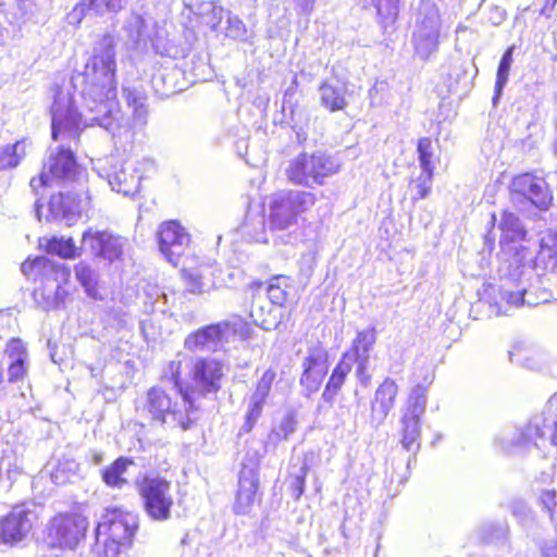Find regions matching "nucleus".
I'll return each instance as SVG.
<instances>
[{
	"label": "nucleus",
	"mask_w": 557,
	"mask_h": 557,
	"mask_svg": "<svg viewBox=\"0 0 557 557\" xmlns=\"http://www.w3.org/2000/svg\"><path fill=\"white\" fill-rule=\"evenodd\" d=\"M115 41L104 34L96 41L85 71L72 76L71 86L82 99L85 124L91 123L107 129L113 136L120 131L121 110L116 99Z\"/></svg>",
	"instance_id": "nucleus-1"
},
{
	"label": "nucleus",
	"mask_w": 557,
	"mask_h": 557,
	"mask_svg": "<svg viewBox=\"0 0 557 557\" xmlns=\"http://www.w3.org/2000/svg\"><path fill=\"white\" fill-rule=\"evenodd\" d=\"M532 258L525 249L502 257L499 275V295L506 304L520 306H537L549 300L550 293L543 287V278L537 270L554 271L557 269V230L542 233L540 249L531 265Z\"/></svg>",
	"instance_id": "nucleus-2"
},
{
	"label": "nucleus",
	"mask_w": 557,
	"mask_h": 557,
	"mask_svg": "<svg viewBox=\"0 0 557 557\" xmlns=\"http://www.w3.org/2000/svg\"><path fill=\"white\" fill-rule=\"evenodd\" d=\"M75 95L64 91L60 87L54 90V101L51 107V136L54 141L61 144L48 149L47 158L39 178L30 180V187L36 190L48 184L49 177L58 181H74L78 173V164L71 147L76 141L84 127L95 124H85V112H79L76 107Z\"/></svg>",
	"instance_id": "nucleus-3"
},
{
	"label": "nucleus",
	"mask_w": 557,
	"mask_h": 557,
	"mask_svg": "<svg viewBox=\"0 0 557 557\" xmlns=\"http://www.w3.org/2000/svg\"><path fill=\"white\" fill-rule=\"evenodd\" d=\"M173 398L160 386L150 387L137 406L138 413L150 423L188 430L198 419V407L190 394Z\"/></svg>",
	"instance_id": "nucleus-4"
},
{
	"label": "nucleus",
	"mask_w": 557,
	"mask_h": 557,
	"mask_svg": "<svg viewBox=\"0 0 557 557\" xmlns=\"http://www.w3.org/2000/svg\"><path fill=\"white\" fill-rule=\"evenodd\" d=\"M315 195L304 190H287L275 194L269 203L268 224L271 231H287V240L296 239L293 235L298 227L302 213L315 203Z\"/></svg>",
	"instance_id": "nucleus-5"
},
{
	"label": "nucleus",
	"mask_w": 557,
	"mask_h": 557,
	"mask_svg": "<svg viewBox=\"0 0 557 557\" xmlns=\"http://www.w3.org/2000/svg\"><path fill=\"white\" fill-rule=\"evenodd\" d=\"M441 28L442 18L436 3L421 0L416 9L411 38L414 52L421 60H429L437 51Z\"/></svg>",
	"instance_id": "nucleus-6"
},
{
	"label": "nucleus",
	"mask_w": 557,
	"mask_h": 557,
	"mask_svg": "<svg viewBox=\"0 0 557 557\" xmlns=\"http://www.w3.org/2000/svg\"><path fill=\"white\" fill-rule=\"evenodd\" d=\"M338 168L339 164L325 153L304 152L289 162L286 175L293 184L312 188L323 185L326 177L337 173Z\"/></svg>",
	"instance_id": "nucleus-7"
},
{
	"label": "nucleus",
	"mask_w": 557,
	"mask_h": 557,
	"mask_svg": "<svg viewBox=\"0 0 557 557\" xmlns=\"http://www.w3.org/2000/svg\"><path fill=\"white\" fill-rule=\"evenodd\" d=\"M426 386L416 384L401 409L400 444L407 451H417L420 447L421 417L426 408Z\"/></svg>",
	"instance_id": "nucleus-8"
},
{
	"label": "nucleus",
	"mask_w": 557,
	"mask_h": 557,
	"mask_svg": "<svg viewBox=\"0 0 557 557\" xmlns=\"http://www.w3.org/2000/svg\"><path fill=\"white\" fill-rule=\"evenodd\" d=\"M139 495L149 518L154 521H166L171 518L174 505L171 482L159 476H145L139 485Z\"/></svg>",
	"instance_id": "nucleus-9"
},
{
	"label": "nucleus",
	"mask_w": 557,
	"mask_h": 557,
	"mask_svg": "<svg viewBox=\"0 0 557 557\" xmlns=\"http://www.w3.org/2000/svg\"><path fill=\"white\" fill-rule=\"evenodd\" d=\"M376 342V331L374 326H370L359 331L352 341L350 348L342 356L351 368L356 364V376L360 384L368 386L371 381L370 355Z\"/></svg>",
	"instance_id": "nucleus-10"
},
{
	"label": "nucleus",
	"mask_w": 557,
	"mask_h": 557,
	"mask_svg": "<svg viewBox=\"0 0 557 557\" xmlns=\"http://www.w3.org/2000/svg\"><path fill=\"white\" fill-rule=\"evenodd\" d=\"M83 246L95 257L113 263L122 260L128 240L108 231H85L82 236Z\"/></svg>",
	"instance_id": "nucleus-11"
},
{
	"label": "nucleus",
	"mask_w": 557,
	"mask_h": 557,
	"mask_svg": "<svg viewBox=\"0 0 557 557\" xmlns=\"http://www.w3.org/2000/svg\"><path fill=\"white\" fill-rule=\"evenodd\" d=\"M87 522L84 518L74 515H60L49 524L48 536L53 546L73 549L84 537Z\"/></svg>",
	"instance_id": "nucleus-12"
},
{
	"label": "nucleus",
	"mask_w": 557,
	"mask_h": 557,
	"mask_svg": "<svg viewBox=\"0 0 557 557\" xmlns=\"http://www.w3.org/2000/svg\"><path fill=\"white\" fill-rule=\"evenodd\" d=\"M138 528V518L132 512L117 508L107 509L98 522L96 531L101 536L108 535L112 541L132 544L133 536Z\"/></svg>",
	"instance_id": "nucleus-13"
},
{
	"label": "nucleus",
	"mask_w": 557,
	"mask_h": 557,
	"mask_svg": "<svg viewBox=\"0 0 557 557\" xmlns=\"http://www.w3.org/2000/svg\"><path fill=\"white\" fill-rule=\"evenodd\" d=\"M106 172V178L112 190L125 196H134L139 191L143 178L141 163L136 160H127L111 163Z\"/></svg>",
	"instance_id": "nucleus-14"
},
{
	"label": "nucleus",
	"mask_w": 557,
	"mask_h": 557,
	"mask_svg": "<svg viewBox=\"0 0 557 557\" xmlns=\"http://www.w3.org/2000/svg\"><path fill=\"white\" fill-rule=\"evenodd\" d=\"M194 388L201 395L216 393L221 387L223 366L214 358L196 357L189 360Z\"/></svg>",
	"instance_id": "nucleus-15"
},
{
	"label": "nucleus",
	"mask_w": 557,
	"mask_h": 557,
	"mask_svg": "<svg viewBox=\"0 0 557 557\" xmlns=\"http://www.w3.org/2000/svg\"><path fill=\"white\" fill-rule=\"evenodd\" d=\"M23 274L34 276V280L40 278L46 285L54 283L57 294L61 285L66 283L71 276V270L62 262H54L47 257L40 256L30 260L27 259L21 265Z\"/></svg>",
	"instance_id": "nucleus-16"
},
{
	"label": "nucleus",
	"mask_w": 557,
	"mask_h": 557,
	"mask_svg": "<svg viewBox=\"0 0 557 557\" xmlns=\"http://www.w3.org/2000/svg\"><path fill=\"white\" fill-rule=\"evenodd\" d=\"M36 515L25 505H17L0 520V542L13 545L26 537Z\"/></svg>",
	"instance_id": "nucleus-17"
},
{
	"label": "nucleus",
	"mask_w": 557,
	"mask_h": 557,
	"mask_svg": "<svg viewBox=\"0 0 557 557\" xmlns=\"http://www.w3.org/2000/svg\"><path fill=\"white\" fill-rule=\"evenodd\" d=\"M158 243L160 252L173 265L189 244V234L176 221H168L159 226Z\"/></svg>",
	"instance_id": "nucleus-18"
},
{
	"label": "nucleus",
	"mask_w": 557,
	"mask_h": 557,
	"mask_svg": "<svg viewBox=\"0 0 557 557\" xmlns=\"http://www.w3.org/2000/svg\"><path fill=\"white\" fill-rule=\"evenodd\" d=\"M275 379V370L268 369L257 381L256 387L247 401L245 422L240 428V433H249L260 419Z\"/></svg>",
	"instance_id": "nucleus-19"
},
{
	"label": "nucleus",
	"mask_w": 557,
	"mask_h": 557,
	"mask_svg": "<svg viewBox=\"0 0 557 557\" xmlns=\"http://www.w3.org/2000/svg\"><path fill=\"white\" fill-rule=\"evenodd\" d=\"M259 473L255 465H243L238 476V488L233 511L238 516L249 515L258 499Z\"/></svg>",
	"instance_id": "nucleus-20"
},
{
	"label": "nucleus",
	"mask_w": 557,
	"mask_h": 557,
	"mask_svg": "<svg viewBox=\"0 0 557 557\" xmlns=\"http://www.w3.org/2000/svg\"><path fill=\"white\" fill-rule=\"evenodd\" d=\"M327 351L317 345L308 349L304 359V372L300 377V384L309 392H317L327 373Z\"/></svg>",
	"instance_id": "nucleus-21"
},
{
	"label": "nucleus",
	"mask_w": 557,
	"mask_h": 557,
	"mask_svg": "<svg viewBox=\"0 0 557 557\" xmlns=\"http://www.w3.org/2000/svg\"><path fill=\"white\" fill-rule=\"evenodd\" d=\"M398 391L397 383L391 377H385L376 387L371 401L370 423L372 426L379 428L384 423L395 406Z\"/></svg>",
	"instance_id": "nucleus-22"
},
{
	"label": "nucleus",
	"mask_w": 557,
	"mask_h": 557,
	"mask_svg": "<svg viewBox=\"0 0 557 557\" xmlns=\"http://www.w3.org/2000/svg\"><path fill=\"white\" fill-rule=\"evenodd\" d=\"M511 190L513 194L527 197L540 209H546L552 201L546 182L529 173L516 176L511 183Z\"/></svg>",
	"instance_id": "nucleus-23"
},
{
	"label": "nucleus",
	"mask_w": 557,
	"mask_h": 557,
	"mask_svg": "<svg viewBox=\"0 0 557 557\" xmlns=\"http://www.w3.org/2000/svg\"><path fill=\"white\" fill-rule=\"evenodd\" d=\"M83 200L76 194L62 193L50 198L47 221H64L67 225L74 223L83 210Z\"/></svg>",
	"instance_id": "nucleus-24"
},
{
	"label": "nucleus",
	"mask_w": 557,
	"mask_h": 557,
	"mask_svg": "<svg viewBox=\"0 0 557 557\" xmlns=\"http://www.w3.org/2000/svg\"><path fill=\"white\" fill-rule=\"evenodd\" d=\"M228 327L225 322L201 327L186 337L184 346L190 351H213L221 344Z\"/></svg>",
	"instance_id": "nucleus-25"
},
{
	"label": "nucleus",
	"mask_w": 557,
	"mask_h": 557,
	"mask_svg": "<svg viewBox=\"0 0 557 557\" xmlns=\"http://www.w3.org/2000/svg\"><path fill=\"white\" fill-rule=\"evenodd\" d=\"M8 366V382H23L28 371V352L25 344L20 338H11L4 350Z\"/></svg>",
	"instance_id": "nucleus-26"
},
{
	"label": "nucleus",
	"mask_w": 557,
	"mask_h": 557,
	"mask_svg": "<svg viewBox=\"0 0 557 557\" xmlns=\"http://www.w3.org/2000/svg\"><path fill=\"white\" fill-rule=\"evenodd\" d=\"M123 97L128 108H132V125L134 132H141L147 123L149 110L146 94L137 88L123 86Z\"/></svg>",
	"instance_id": "nucleus-27"
},
{
	"label": "nucleus",
	"mask_w": 557,
	"mask_h": 557,
	"mask_svg": "<svg viewBox=\"0 0 557 557\" xmlns=\"http://www.w3.org/2000/svg\"><path fill=\"white\" fill-rule=\"evenodd\" d=\"M347 91L345 84L323 82L319 87L320 104L330 112L343 111L348 106Z\"/></svg>",
	"instance_id": "nucleus-28"
},
{
	"label": "nucleus",
	"mask_w": 557,
	"mask_h": 557,
	"mask_svg": "<svg viewBox=\"0 0 557 557\" xmlns=\"http://www.w3.org/2000/svg\"><path fill=\"white\" fill-rule=\"evenodd\" d=\"M275 311L272 304L262 297H255L251 302L250 315L253 322L265 331H270L278 324Z\"/></svg>",
	"instance_id": "nucleus-29"
},
{
	"label": "nucleus",
	"mask_w": 557,
	"mask_h": 557,
	"mask_svg": "<svg viewBox=\"0 0 557 557\" xmlns=\"http://www.w3.org/2000/svg\"><path fill=\"white\" fill-rule=\"evenodd\" d=\"M243 236L257 243H265V219L259 212H248L239 226Z\"/></svg>",
	"instance_id": "nucleus-30"
},
{
	"label": "nucleus",
	"mask_w": 557,
	"mask_h": 557,
	"mask_svg": "<svg viewBox=\"0 0 557 557\" xmlns=\"http://www.w3.org/2000/svg\"><path fill=\"white\" fill-rule=\"evenodd\" d=\"M351 367L346 363L345 360L339 362L334 368L326 386L322 393V398L325 403L332 405L335 400L336 395L341 391L348 373L351 371Z\"/></svg>",
	"instance_id": "nucleus-31"
},
{
	"label": "nucleus",
	"mask_w": 557,
	"mask_h": 557,
	"mask_svg": "<svg viewBox=\"0 0 557 557\" xmlns=\"http://www.w3.org/2000/svg\"><path fill=\"white\" fill-rule=\"evenodd\" d=\"M75 276L85 293L92 299H101L98 292V272L87 262L81 261L75 265Z\"/></svg>",
	"instance_id": "nucleus-32"
},
{
	"label": "nucleus",
	"mask_w": 557,
	"mask_h": 557,
	"mask_svg": "<svg viewBox=\"0 0 557 557\" xmlns=\"http://www.w3.org/2000/svg\"><path fill=\"white\" fill-rule=\"evenodd\" d=\"M28 146L27 140L22 139L0 148V171L17 166L26 156Z\"/></svg>",
	"instance_id": "nucleus-33"
},
{
	"label": "nucleus",
	"mask_w": 557,
	"mask_h": 557,
	"mask_svg": "<svg viewBox=\"0 0 557 557\" xmlns=\"http://www.w3.org/2000/svg\"><path fill=\"white\" fill-rule=\"evenodd\" d=\"M503 238L508 242L524 239L527 231L521 220L512 212L504 211L499 222Z\"/></svg>",
	"instance_id": "nucleus-34"
},
{
	"label": "nucleus",
	"mask_w": 557,
	"mask_h": 557,
	"mask_svg": "<svg viewBox=\"0 0 557 557\" xmlns=\"http://www.w3.org/2000/svg\"><path fill=\"white\" fill-rule=\"evenodd\" d=\"M133 461L125 457L117 458L109 467L102 470V480L110 487L121 488L126 484V479L123 476Z\"/></svg>",
	"instance_id": "nucleus-35"
},
{
	"label": "nucleus",
	"mask_w": 557,
	"mask_h": 557,
	"mask_svg": "<svg viewBox=\"0 0 557 557\" xmlns=\"http://www.w3.org/2000/svg\"><path fill=\"white\" fill-rule=\"evenodd\" d=\"M290 289L289 277L284 275L272 277L267 289L269 301L273 307H282L287 300Z\"/></svg>",
	"instance_id": "nucleus-36"
},
{
	"label": "nucleus",
	"mask_w": 557,
	"mask_h": 557,
	"mask_svg": "<svg viewBox=\"0 0 557 557\" xmlns=\"http://www.w3.org/2000/svg\"><path fill=\"white\" fill-rule=\"evenodd\" d=\"M188 360L190 359L186 355L178 354L174 360L169 362L162 372V381L171 383L177 395L189 394L184 389L181 379L182 364Z\"/></svg>",
	"instance_id": "nucleus-37"
},
{
	"label": "nucleus",
	"mask_w": 557,
	"mask_h": 557,
	"mask_svg": "<svg viewBox=\"0 0 557 557\" xmlns=\"http://www.w3.org/2000/svg\"><path fill=\"white\" fill-rule=\"evenodd\" d=\"M45 248L48 253L57 255L63 259H73L78 256V248L71 237L53 236L46 240Z\"/></svg>",
	"instance_id": "nucleus-38"
},
{
	"label": "nucleus",
	"mask_w": 557,
	"mask_h": 557,
	"mask_svg": "<svg viewBox=\"0 0 557 557\" xmlns=\"http://www.w3.org/2000/svg\"><path fill=\"white\" fill-rule=\"evenodd\" d=\"M375 8L382 27L387 30L398 17L399 0H370Z\"/></svg>",
	"instance_id": "nucleus-39"
},
{
	"label": "nucleus",
	"mask_w": 557,
	"mask_h": 557,
	"mask_svg": "<svg viewBox=\"0 0 557 557\" xmlns=\"http://www.w3.org/2000/svg\"><path fill=\"white\" fill-rule=\"evenodd\" d=\"M511 64H512V49L509 48L503 54L500 62L498 64L495 90H494V97H493L494 107L497 106V102L503 94V89L508 82V76H509V71H510Z\"/></svg>",
	"instance_id": "nucleus-40"
},
{
	"label": "nucleus",
	"mask_w": 557,
	"mask_h": 557,
	"mask_svg": "<svg viewBox=\"0 0 557 557\" xmlns=\"http://www.w3.org/2000/svg\"><path fill=\"white\" fill-rule=\"evenodd\" d=\"M129 546L131 545L124 542H117V540L112 541V539L108 535L101 536V534L96 531L95 553L99 557H117L122 549Z\"/></svg>",
	"instance_id": "nucleus-41"
},
{
	"label": "nucleus",
	"mask_w": 557,
	"mask_h": 557,
	"mask_svg": "<svg viewBox=\"0 0 557 557\" xmlns=\"http://www.w3.org/2000/svg\"><path fill=\"white\" fill-rule=\"evenodd\" d=\"M90 11L95 12L97 15H102V3L98 0H82L67 14V21L71 25H78L84 16Z\"/></svg>",
	"instance_id": "nucleus-42"
},
{
	"label": "nucleus",
	"mask_w": 557,
	"mask_h": 557,
	"mask_svg": "<svg viewBox=\"0 0 557 557\" xmlns=\"http://www.w3.org/2000/svg\"><path fill=\"white\" fill-rule=\"evenodd\" d=\"M90 11L95 12L97 15H102V3L98 0H82L67 14V21L71 25H78L84 16Z\"/></svg>",
	"instance_id": "nucleus-43"
},
{
	"label": "nucleus",
	"mask_w": 557,
	"mask_h": 557,
	"mask_svg": "<svg viewBox=\"0 0 557 557\" xmlns=\"http://www.w3.org/2000/svg\"><path fill=\"white\" fill-rule=\"evenodd\" d=\"M90 11L95 12L97 15H102V3L98 0H82L67 14V21L71 25H78L84 16Z\"/></svg>",
	"instance_id": "nucleus-44"
},
{
	"label": "nucleus",
	"mask_w": 557,
	"mask_h": 557,
	"mask_svg": "<svg viewBox=\"0 0 557 557\" xmlns=\"http://www.w3.org/2000/svg\"><path fill=\"white\" fill-rule=\"evenodd\" d=\"M432 171L421 170L420 175L410 183L411 200L413 202L428 197L432 187Z\"/></svg>",
	"instance_id": "nucleus-45"
},
{
	"label": "nucleus",
	"mask_w": 557,
	"mask_h": 557,
	"mask_svg": "<svg viewBox=\"0 0 557 557\" xmlns=\"http://www.w3.org/2000/svg\"><path fill=\"white\" fill-rule=\"evenodd\" d=\"M182 275L186 283V288L193 294H202L210 289V285L205 281V273L197 269H184Z\"/></svg>",
	"instance_id": "nucleus-46"
},
{
	"label": "nucleus",
	"mask_w": 557,
	"mask_h": 557,
	"mask_svg": "<svg viewBox=\"0 0 557 557\" xmlns=\"http://www.w3.org/2000/svg\"><path fill=\"white\" fill-rule=\"evenodd\" d=\"M200 14L203 17L206 25H208L213 30L219 27L225 16L230 15V13L225 11L221 5H216L213 2L202 3Z\"/></svg>",
	"instance_id": "nucleus-47"
},
{
	"label": "nucleus",
	"mask_w": 557,
	"mask_h": 557,
	"mask_svg": "<svg viewBox=\"0 0 557 557\" xmlns=\"http://www.w3.org/2000/svg\"><path fill=\"white\" fill-rule=\"evenodd\" d=\"M145 20L136 13H132L126 20L123 30L129 41L137 44L144 35Z\"/></svg>",
	"instance_id": "nucleus-48"
},
{
	"label": "nucleus",
	"mask_w": 557,
	"mask_h": 557,
	"mask_svg": "<svg viewBox=\"0 0 557 557\" xmlns=\"http://www.w3.org/2000/svg\"><path fill=\"white\" fill-rule=\"evenodd\" d=\"M417 151L421 170L434 172L432 140L429 137L420 138Z\"/></svg>",
	"instance_id": "nucleus-49"
},
{
	"label": "nucleus",
	"mask_w": 557,
	"mask_h": 557,
	"mask_svg": "<svg viewBox=\"0 0 557 557\" xmlns=\"http://www.w3.org/2000/svg\"><path fill=\"white\" fill-rule=\"evenodd\" d=\"M78 470V465L74 460L66 459L64 461H59L57 468L51 473L52 481L62 485L70 481L72 475H75Z\"/></svg>",
	"instance_id": "nucleus-50"
},
{
	"label": "nucleus",
	"mask_w": 557,
	"mask_h": 557,
	"mask_svg": "<svg viewBox=\"0 0 557 557\" xmlns=\"http://www.w3.org/2000/svg\"><path fill=\"white\" fill-rule=\"evenodd\" d=\"M308 473V466L304 461L301 466L290 473L289 488L295 499H299L305 492L306 476Z\"/></svg>",
	"instance_id": "nucleus-51"
},
{
	"label": "nucleus",
	"mask_w": 557,
	"mask_h": 557,
	"mask_svg": "<svg viewBox=\"0 0 557 557\" xmlns=\"http://www.w3.org/2000/svg\"><path fill=\"white\" fill-rule=\"evenodd\" d=\"M297 89H298V81H297V77L294 76L290 85L286 88L284 96H283L282 110L284 112L286 110H289L290 114H293L295 106H296Z\"/></svg>",
	"instance_id": "nucleus-52"
},
{
	"label": "nucleus",
	"mask_w": 557,
	"mask_h": 557,
	"mask_svg": "<svg viewBox=\"0 0 557 557\" xmlns=\"http://www.w3.org/2000/svg\"><path fill=\"white\" fill-rule=\"evenodd\" d=\"M540 502L544 509L549 512L550 518L557 516V494L554 490H546L541 493Z\"/></svg>",
	"instance_id": "nucleus-53"
},
{
	"label": "nucleus",
	"mask_w": 557,
	"mask_h": 557,
	"mask_svg": "<svg viewBox=\"0 0 557 557\" xmlns=\"http://www.w3.org/2000/svg\"><path fill=\"white\" fill-rule=\"evenodd\" d=\"M152 84L156 90L163 96H170L176 92V88L174 85L166 84L165 74L163 73L156 74L152 78Z\"/></svg>",
	"instance_id": "nucleus-54"
},
{
	"label": "nucleus",
	"mask_w": 557,
	"mask_h": 557,
	"mask_svg": "<svg viewBox=\"0 0 557 557\" xmlns=\"http://www.w3.org/2000/svg\"><path fill=\"white\" fill-rule=\"evenodd\" d=\"M296 421L292 416H285L280 423L278 430L273 432L280 438H287L294 433Z\"/></svg>",
	"instance_id": "nucleus-55"
},
{
	"label": "nucleus",
	"mask_w": 557,
	"mask_h": 557,
	"mask_svg": "<svg viewBox=\"0 0 557 557\" xmlns=\"http://www.w3.org/2000/svg\"><path fill=\"white\" fill-rule=\"evenodd\" d=\"M228 35L235 38H242L245 35V25L238 17L227 16Z\"/></svg>",
	"instance_id": "nucleus-56"
},
{
	"label": "nucleus",
	"mask_w": 557,
	"mask_h": 557,
	"mask_svg": "<svg viewBox=\"0 0 557 557\" xmlns=\"http://www.w3.org/2000/svg\"><path fill=\"white\" fill-rule=\"evenodd\" d=\"M507 17L506 11L498 5H492L487 11V21L497 26L500 25Z\"/></svg>",
	"instance_id": "nucleus-57"
},
{
	"label": "nucleus",
	"mask_w": 557,
	"mask_h": 557,
	"mask_svg": "<svg viewBox=\"0 0 557 557\" xmlns=\"http://www.w3.org/2000/svg\"><path fill=\"white\" fill-rule=\"evenodd\" d=\"M140 332L146 341L154 338L157 332L153 322L150 318H146L140 321Z\"/></svg>",
	"instance_id": "nucleus-58"
},
{
	"label": "nucleus",
	"mask_w": 557,
	"mask_h": 557,
	"mask_svg": "<svg viewBox=\"0 0 557 557\" xmlns=\"http://www.w3.org/2000/svg\"><path fill=\"white\" fill-rule=\"evenodd\" d=\"M543 557H557V539L547 541L542 547Z\"/></svg>",
	"instance_id": "nucleus-59"
},
{
	"label": "nucleus",
	"mask_w": 557,
	"mask_h": 557,
	"mask_svg": "<svg viewBox=\"0 0 557 557\" xmlns=\"http://www.w3.org/2000/svg\"><path fill=\"white\" fill-rule=\"evenodd\" d=\"M170 296L164 290L157 294V299L154 302L156 309L164 313L168 310V304L170 301Z\"/></svg>",
	"instance_id": "nucleus-60"
},
{
	"label": "nucleus",
	"mask_w": 557,
	"mask_h": 557,
	"mask_svg": "<svg viewBox=\"0 0 557 557\" xmlns=\"http://www.w3.org/2000/svg\"><path fill=\"white\" fill-rule=\"evenodd\" d=\"M53 290H54V299H53L52 307L58 308L60 306L64 295L66 294V292L61 287L59 294H57V286L53 287Z\"/></svg>",
	"instance_id": "nucleus-61"
},
{
	"label": "nucleus",
	"mask_w": 557,
	"mask_h": 557,
	"mask_svg": "<svg viewBox=\"0 0 557 557\" xmlns=\"http://www.w3.org/2000/svg\"><path fill=\"white\" fill-rule=\"evenodd\" d=\"M547 409L548 410H557V392L548 399L547 401Z\"/></svg>",
	"instance_id": "nucleus-62"
},
{
	"label": "nucleus",
	"mask_w": 557,
	"mask_h": 557,
	"mask_svg": "<svg viewBox=\"0 0 557 557\" xmlns=\"http://www.w3.org/2000/svg\"><path fill=\"white\" fill-rule=\"evenodd\" d=\"M44 206L39 202V200H36L35 202V213H36V218L38 219V221H41L42 219V210Z\"/></svg>",
	"instance_id": "nucleus-63"
},
{
	"label": "nucleus",
	"mask_w": 557,
	"mask_h": 557,
	"mask_svg": "<svg viewBox=\"0 0 557 557\" xmlns=\"http://www.w3.org/2000/svg\"><path fill=\"white\" fill-rule=\"evenodd\" d=\"M556 3H557V0H546L545 9H548V8L553 9Z\"/></svg>",
	"instance_id": "nucleus-64"
}]
</instances>
